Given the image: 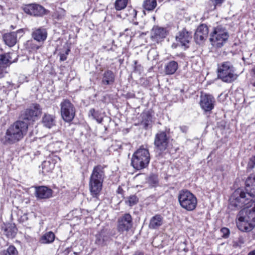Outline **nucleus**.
<instances>
[{
  "label": "nucleus",
  "instance_id": "obj_1",
  "mask_svg": "<svg viewBox=\"0 0 255 255\" xmlns=\"http://www.w3.org/2000/svg\"><path fill=\"white\" fill-rule=\"evenodd\" d=\"M37 118V113H24L21 116V120H17L7 128L4 135L1 138V142L13 144L22 140L27 133L30 122Z\"/></svg>",
  "mask_w": 255,
  "mask_h": 255
},
{
  "label": "nucleus",
  "instance_id": "obj_2",
  "mask_svg": "<svg viewBox=\"0 0 255 255\" xmlns=\"http://www.w3.org/2000/svg\"><path fill=\"white\" fill-rule=\"evenodd\" d=\"M255 197L249 196L247 191L245 193L237 190L230 199V206L237 210L242 208L251 207L255 201L251 198Z\"/></svg>",
  "mask_w": 255,
  "mask_h": 255
},
{
  "label": "nucleus",
  "instance_id": "obj_3",
  "mask_svg": "<svg viewBox=\"0 0 255 255\" xmlns=\"http://www.w3.org/2000/svg\"><path fill=\"white\" fill-rule=\"evenodd\" d=\"M178 201L181 208L187 211H194L197 205L195 195L188 190L183 189L179 192Z\"/></svg>",
  "mask_w": 255,
  "mask_h": 255
},
{
  "label": "nucleus",
  "instance_id": "obj_4",
  "mask_svg": "<svg viewBox=\"0 0 255 255\" xmlns=\"http://www.w3.org/2000/svg\"><path fill=\"white\" fill-rule=\"evenodd\" d=\"M150 157L148 150L140 147L133 154L131 165L136 170L146 168L149 164Z\"/></svg>",
  "mask_w": 255,
  "mask_h": 255
},
{
  "label": "nucleus",
  "instance_id": "obj_5",
  "mask_svg": "<svg viewBox=\"0 0 255 255\" xmlns=\"http://www.w3.org/2000/svg\"><path fill=\"white\" fill-rule=\"evenodd\" d=\"M217 76L223 82L231 83L238 78V75L235 73L234 68L229 62H224L218 67Z\"/></svg>",
  "mask_w": 255,
  "mask_h": 255
},
{
  "label": "nucleus",
  "instance_id": "obj_6",
  "mask_svg": "<svg viewBox=\"0 0 255 255\" xmlns=\"http://www.w3.org/2000/svg\"><path fill=\"white\" fill-rule=\"evenodd\" d=\"M229 37L226 29L221 25L214 27L210 34V41L213 46L217 48L222 47L227 42Z\"/></svg>",
  "mask_w": 255,
  "mask_h": 255
},
{
  "label": "nucleus",
  "instance_id": "obj_7",
  "mask_svg": "<svg viewBox=\"0 0 255 255\" xmlns=\"http://www.w3.org/2000/svg\"><path fill=\"white\" fill-rule=\"evenodd\" d=\"M215 97L209 93L201 92L200 96L199 105L204 112H211L216 106Z\"/></svg>",
  "mask_w": 255,
  "mask_h": 255
},
{
  "label": "nucleus",
  "instance_id": "obj_8",
  "mask_svg": "<svg viewBox=\"0 0 255 255\" xmlns=\"http://www.w3.org/2000/svg\"><path fill=\"white\" fill-rule=\"evenodd\" d=\"M192 32L187 30L186 28H183L179 31L175 36V40L177 44L183 47L184 49H188L192 39Z\"/></svg>",
  "mask_w": 255,
  "mask_h": 255
},
{
  "label": "nucleus",
  "instance_id": "obj_9",
  "mask_svg": "<svg viewBox=\"0 0 255 255\" xmlns=\"http://www.w3.org/2000/svg\"><path fill=\"white\" fill-rule=\"evenodd\" d=\"M238 220H246L255 226V201L251 207L243 208L238 215Z\"/></svg>",
  "mask_w": 255,
  "mask_h": 255
},
{
  "label": "nucleus",
  "instance_id": "obj_10",
  "mask_svg": "<svg viewBox=\"0 0 255 255\" xmlns=\"http://www.w3.org/2000/svg\"><path fill=\"white\" fill-rule=\"evenodd\" d=\"M132 225L131 216L129 213H126L119 218L117 229L120 233L128 232L132 228Z\"/></svg>",
  "mask_w": 255,
  "mask_h": 255
},
{
  "label": "nucleus",
  "instance_id": "obj_11",
  "mask_svg": "<svg viewBox=\"0 0 255 255\" xmlns=\"http://www.w3.org/2000/svg\"><path fill=\"white\" fill-rule=\"evenodd\" d=\"M169 139L164 131H159L156 133L154 143L157 149L160 152L165 151L168 147Z\"/></svg>",
  "mask_w": 255,
  "mask_h": 255
},
{
  "label": "nucleus",
  "instance_id": "obj_12",
  "mask_svg": "<svg viewBox=\"0 0 255 255\" xmlns=\"http://www.w3.org/2000/svg\"><path fill=\"white\" fill-rule=\"evenodd\" d=\"M24 33L23 29L20 28L15 32H6L2 34V39L4 43L9 47L14 46L17 43V35L21 34L22 36Z\"/></svg>",
  "mask_w": 255,
  "mask_h": 255
},
{
  "label": "nucleus",
  "instance_id": "obj_13",
  "mask_svg": "<svg viewBox=\"0 0 255 255\" xmlns=\"http://www.w3.org/2000/svg\"><path fill=\"white\" fill-rule=\"evenodd\" d=\"M209 34V28L204 23L200 24L197 27L194 34V39L196 43H203L207 38Z\"/></svg>",
  "mask_w": 255,
  "mask_h": 255
},
{
  "label": "nucleus",
  "instance_id": "obj_14",
  "mask_svg": "<svg viewBox=\"0 0 255 255\" xmlns=\"http://www.w3.org/2000/svg\"><path fill=\"white\" fill-rule=\"evenodd\" d=\"M24 11L27 14L36 16H42L47 11L44 7L38 4H28L24 7Z\"/></svg>",
  "mask_w": 255,
  "mask_h": 255
},
{
  "label": "nucleus",
  "instance_id": "obj_15",
  "mask_svg": "<svg viewBox=\"0 0 255 255\" xmlns=\"http://www.w3.org/2000/svg\"><path fill=\"white\" fill-rule=\"evenodd\" d=\"M167 34L166 28L154 26L151 30V38L156 42L163 40Z\"/></svg>",
  "mask_w": 255,
  "mask_h": 255
},
{
  "label": "nucleus",
  "instance_id": "obj_16",
  "mask_svg": "<svg viewBox=\"0 0 255 255\" xmlns=\"http://www.w3.org/2000/svg\"><path fill=\"white\" fill-rule=\"evenodd\" d=\"M53 191L50 188L45 186L35 187V195L39 199H46L52 196Z\"/></svg>",
  "mask_w": 255,
  "mask_h": 255
},
{
  "label": "nucleus",
  "instance_id": "obj_17",
  "mask_svg": "<svg viewBox=\"0 0 255 255\" xmlns=\"http://www.w3.org/2000/svg\"><path fill=\"white\" fill-rule=\"evenodd\" d=\"M95 243L100 246L106 245L110 241L111 238L109 232L106 229H102L95 236Z\"/></svg>",
  "mask_w": 255,
  "mask_h": 255
},
{
  "label": "nucleus",
  "instance_id": "obj_18",
  "mask_svg": "<svg viewBox=\"0 0 255 255\" xmlns=\"http://www.w3.org/2000/svg\"><path fill=\"white\" fill-rule=\"evenodd\" d=\"M47 35L46 29L42 26L34 28L31 33L32 38L39 43H43L46 40Z\"/></svg>",
  "mask_w": 255,
  "mask_h": 255
},
{
  "label": "nucleus",
  "instance_id": "obj_19",
  "mask_svg": "<svg viewBox=\"0 0 255 255\" xmlns=\"http://www.w3.org/2000/svg\"><path fill=\"white\" fill-rule=\"evenodd\" d=\"M104 166L101 165L95 166L92 172L90 179L103 183L105 177Z\"/></svg>",
  "mask_w": 255,
  "mask_h": 255
},
{
  "label": "nucleus",
  "instance_id": "obj_20",
  "mask_svg": "<svg viewBox=\"0 0 255 255\" xmlns=\"http://www.w3.org/2000/svg\"><path fill=\"white\" fill-rule=\"evenodd\" d=\"M116 74L112 70L107 69L102 74L101 84L104 86L113 85L115 82Z\"/></svg>",
  "mask_w": 255,
  "mask_h": 255
},
{
  "label": "nucleus",
  "instance_id": "obj_21",
  "mask_svg": "<svg viewBox=\"0 0 255 255\" xmlns=\"http://www.w3.org/2000/svg\"><path fill=\"white\" fill-rule=\"evenodd\" d=\"M103 187V183L93 180H89V189L91 195L97 198L100 195Z\"/></svg>",
  "mask_w": 255,
  "mask_h": 255
},
{
  "label": "nucleus",
  "instance_id": "obj_22",
  "mask_svg": "<svg viewBox=\"0 0 255 255\" xmlns=\"http://www.w3.org/2000/svg\"><path fill=\"white\" fill-rule=\"evenodd\" d=\"M246 191L248 195L255 196V174H251L246 181Z\"/></svg>",
  "mask_w": 255,
  "mask_h": 255
},
{
  "label": "nucleus",
  "instance_id": "obj_23",
  "mask_svg": "<svg viewBox=\"0 0 255 255\" xmlns=\"http://www.w3.org/2000/svg\"><path fill=\"white\" fill-rule=\"evenodd\" d=\"M10 54V52H7L0 54V68H3L4 70L14 62L11 61Z\"/></svg>",
  "mask_w": 255,
  "mask_h": 255
},
{
  "label": "nucleus",
  "instance_id": "obj_24",
  "mask_svg": "<svg viewBox=\"0 0 255 255\" xmlns=\"http://www.w3.org/2000/svg\"><path fill=\"white\" fill-rule=\"evenodd\" d=\"M163 221V217L160 215L157 214L151 218L149 227L150 229H156L162 225Z\"/></svg>",
  "mask_w": 255,
  "mask_h": 255
},
{
  "label": "nucleus",
  "instance_id": "obj_25",
  "mask_svg": "<svg viewBox=\"0 0 255 255\" xmlns=\"http://www.w3.org/2000/svg\"><path fill=\"white\" fill-rule=\"evenodd\" d=\"M178 68V63L174 60L169 61L165 66L164 72L166 75L174 74Z\"/></svg>",
  "mask_w": 255,
  "mask_h": 255
},
{
  "label": "nucleus",
  "instance_id": "obj_26",
  "mask_svg": "<svg viewBox=\"0 0 255 255\" xmlns=\"http://www.w3.org/2000/svg\"><path fill=\"white\" fill-rule=\"evenodd\" d=\"M237 223V227L238 229L243 232H250L254 227L249 222H247L246 220H238Z\"/></svg>",
  "mask_w": 255,
  "mask_h": 255
},
{
  "label": "nucleus",
  "instance_id": "obj_27",
  "mask_svg": "<svg viewBox=\"0 0 255 255\" xmlns=\"http://www.w3.org/2000/svg\"><path fill=\"white\" fill-rule=\"evenodd\" d=\"M55 236L54 234L51 232H48L44 234L40 238L39 242L43 244H48L54 242Z\"/></svg>",
  "mask_w": 255,
  "mask_h": 255
},
{
  "label": "nucleus",
  "instance_id": "obj_28",
  "mask_svg": "<svg viewBox=\"0 0 255 255\" xmlns=\"http://www.w3.org/2000/svg\"><path fill=\"white\" fill-rule=\"evenodd\" d=\"M60 112H73L75 110L74 105L68 99H64L60 103Z\"/></svg>",
  "mask_w": 255,
  "mask_h": 255
},
{
  "label": "nucleus",
  "instance_id": "obj_29",
  "mask_svg": "<svg viewBox=\"0 0 255 255\" xmlns=\"http://www.w3.org/2000/svg\"><path fill=\"white\" fill-rule=\"evenodd\" d=\"M42 122L45 127L50 128L54 125V117L51 115L45 113L42 118Z\"/></svg>",
  "mask_w": 255,
  "mask_h": 255
},
{
  "label": "nucleus",
  "instance_id": "obj_30",
  "mask_svg": "<svg viewBox=\"0 0 255 255\" xmlns=\"http://www.w3.org/2000/svg\"><path fill=\"white\" fill-rule=\"evenodd\" d=\"M156 6V0H144L142 3L143 9L148 11H153Z\"/></svg>",
  "mask_w": 255,
  "mask_h": 255
},
{
  "label": "nucleus",
  "instance_id": "obj_31",
  "mask_svg": "<svg viewBox=\"0 0 255 255\" xmlns=\"http://www.w3.org/2000/svg\"><path fill=\"white\" fill-rule=\"evenodd\" d=\"M42 46L39 45L32 40H29L26 41L25 48L30 52H36Z\"/></svg>",
  "mask_w": 255,
  "mask_h": 255
},
{
  "label": "nucleus",
  "instance_id": "obj_32",
  "mask_svg": "<svg viewBox=\"0 0 255 255\" xmlns=\"http://www.w3.org/2000/svg\"><path fill=\"white\" fill-rule=\"evenodd\" d=\"M146 182L150 187H155L158 184V176L154 174H151L146 178Z\"/></svg>",
  "mask_w": 255,
  "mask_h": 255
},
{
  "label": "nucleus",
  "instance_id": "obj_33",
  "mask_svg": "<svg viewBox=\"0 0 255 255\" xmlns=\"http://www.w3.org/2000/svg\"><path fill=\"white\" fill-rule=\"evenodd\" d=\"M130 0H116L114 2V7L117 11H120L125 9Z\"/></svg>",
  "mask_w": 255,
  "mask_h": 255
},
{
  "label": "nucleus",
  "instance_id": "obj_34",
  "mask_svg": "<svg viewBox=\"0 0 255 255\" xmlns=\"http://www.w3.org/2000/svg\"><path fill=\"white\" fill-rule=\"evenodd\" d=\"M70 52V47L67 44L64 45L59 53L60 61H64L67 59V56Z\"/></svg>",
  "mask_w": 255,
  "mask_h": 255
},
{
  "label": "nucleus",
  "instance_id": "obj_35",
  "mask_svg": "<svg viewBox=\"0 0 255 255\" xmlns=\"http://www.w3.org/2000/svg\"><path fill=\"white\" fill-rule=\"evenodd\" d=\"M42 172L44 174L50 172L54 168V163L50 161H44L42 165Z\"/></svg>",
  "mask_w": 255,
  "mask_h": 255
},
{
  "label": "nucleus",
  "instance_id": "obj_36",
  "mask_svg": "<svg viewBox=\"0 0 255 255\" xmlns=\"http://www.w3.org/2000/svg\"><path fill=\"white\" fill-rule=\"evenodd\" d=\"M245 243V237L240 235L237 240H233L232 246L234 248H241Z\"/></svg>",
  "mask_w": 255,
  "mask_h": 255
},
{
  "label": "nucleus",
  "instance_id": "obj_37",
  "mask_svg": "<svg viewBox=\"0 0 255 255\" xmlns=\"http://www.w3.org/2000/svg\"><path fill=\"white\" fill-rule=\"evenodd\" d=\"M138 202V198L135 195H130L128 197L126 200L125 203L130 207H132L136 204Z\"/></svg>",
  "mask_w": 255,
  "mask_h": 255
},
{
  "label": "nucleus",
  "instance_id": "obj_38",
  "mask_svg": "<svg viewBox=\"0 0 255 255\" xmlns=\"http://www.w3.org/2000/svg\"><path fill=\"white\" fill-rule=\"evenodd\" d=\"M141 116L142 118V122L145 127L150 125L152 122V117L150 113H142Z\"/></svg>",
  "mask_w": 255,
  "mask_h": 255
},
{
  "label": "nucleus",
  "instance_id": "obj_39",
  "mask_svg": "<svg viewBox=\"0 0 255 255\" xmlns=\"http://www.w3.org/2000/svg\"><path fill=\"white\" fill-rule=\"evenodd\" d=\"M66 14V11L62 8H60L58 10L55 11L52 14L53 18L57 20H60L63 18Z\"/></svg>",
  "mask_w": 255,
  "mask_h": 255
},
{
  "label": "nucleus",
  "instance_id": "obj_40",
  "mask_svg": "<svg viewBox=\"0 0 255 255\" xmlns=\"http://www.w3.org/2000/svg\"><path fill=\"white\" fill-rule=\"evenodd\" d=\"M3 255H18V252L14 246L10 245L3 251Z\"/></svg>",
  "mask_w": 255,
  "mask_h": 255
},
{
  "label": "nucleus",
  "instance_id": "obj_41",
  "mask_svg": "<svg viewBox=\"0 0 255 255\" xmlns=\"http://www.w3.org/2000/svg\"><path fill=\"white\" fill-rule=\"evenodd\" d=\"M128 12L126 13V15L129 18L134 20L136 18L137 11L135 9L131 6H129L127 8Z\"/></svg>",
  "mask_w": 255,
  "mask_h": 255
},
{
  "label": "nucleus",
  "instance_id": "obj_42",
  "mask_svg": "<svg viewBox=\"0 0 255 255\" xmlns=\"http://www.w3.org/2000/svg\"><path fill=\"white\" fill-rule=\"evenodd\" d=\"M63 119L67 122H71L74 117L75 113H61Z\"/></svg>",
  "mask_w": 255,
  "mask_h": 255
},
{
  "label": "nucleus",
  "instance_id": "obj_43",
  "mask_svg": "<svg viewBox=\"0 0 255 255\" xmlns=\"http://www.w3.org/2000/svg\"><path fill=\"white\" fill-rule=\"evenodd\" d=\"M104 115V113H91V117L99 123H101L102 122Z\"/></svg>",
  "mask_w": 255,
  "mask_h": 255
},
{
  "label": "nucleus",
  "instance_id": "obj_44",
  "mask_svg": "<svg viewBox=\"0 0 255 255\" xmlns=\"http://www.w3.org/2000/svg\"><path fill=\"white\" fill-rule=\"evenodd\" d=\"M134 65L133 71L140 75L141 74L144 70L143 67L140 64H139L136 60L134 61Z\"/></svg>",
  "mask_w": 255,
  "mask_h": 255
},
{
  "label": "nucleus",
  "instance_id": "obj_45",
  "mask_svg": "<svg viewBox=\"0 0 255 255\" xmlns=\"http://www.w3.org/2000/svg\"><path fill=\"white\" fill-rule=\"evenodd\" d=\"M41 110V108H40V106L39 104L37 103H32L29 106V108L27 109L26 112H40Z\"/></svg>",
  "mask_w": 255,
  "mask_h": 255
},
{
  "label": "nucleus",
  "instance_id": "obj_46",
  "mask_svg": "<svg viewBox=\"0 0 255 255\" xmlns=\"http://www.w3.org/2000/svg\"><path fill=\"white\" fill-rule=\"evenodd\" d=\"M210 3L212 4L213 10L216 9L217 6H220L223 3L225 0H209Z\"/></svg>",
  "mask_w": 255,
  "mask_h": 255
},
{
  "label": "nucleus",
  "instance_id": "obj_47",
  "mask_svg": "<svg viewBox=\"0 0 255 255\" xmlns=\"http://www.w3.org/2000/svg\"><path fill=\"white\" fill-rule=\"evenodd\" d=\"M222 234V237L224 239H227L229 237L230 234V230L227 228H222L220 230Z\"/></svg>",
  "mask_w": 255,
  "mask_h": 255
},
{
  "label": "nucleus",
  "instance_id": "obj_48",
  "mask_svg": "<svg viewBox=\"0 0 255 255\" xmlns=\"http://www.w3.org/2000/svg\"><path fill=\"white\" fill-rule=\"evenodd\" d=\"M255 166V155L252 157H251L249 159V161L248 163V168L252 169Z\"/></svg>",
  "mask_w": 255,
  "mask_h": 255
},
{
  "label": "nucleus",
  "instance_id": "obj_49",
  "mask_svg": "<svg viewBox=\"0 0 255 255\" xmlns=\"http://www.w3.org/2000/svg\"><path fill=\"white\" fill-rule=\"evenodd\" d=\"M27 220H28V217H27V215L26 214H23L18 219V221H19V222L22 223L25 222Z\"/></svg>",
  "mask_w": 255,
  "mask_h": 255
},
{
  "label": "nucleus",
  "instance_id": "obj_50",
  "mask_svg": "<svg viewBox=\"0 0 255 255\" xmlns=\"http://www.w3.org/2000/svg\"><path fill=\"white\" fill-rule=\"evenodd\" d=\"M228 97V95L225 94H223V93H221L220 95H219L218 96V100L220 101H222L223 102L224 99H225L226 98V97Z\"/></svg>",
  "mask_w": 255,
  "mask_h": 255
},
{
  "label": "nucleus",
  "instance_id": "obj_51",
  "mask_svg": "<svg viewBox=\"0 0 255 255\" xmlns=\"http://www.w3.org/2000/svg\"><path fill=\"white\" fill-rule=\"evenodd\" d=\"M125 96L127 99L132 98L135 97V94L134 93L128 92L126 94Z\"/></svg>",
  "mask_w": 255,
  "mask_h": 255
},
{
  "label": "nucleus",
  "instance_id": "obj_52",
  "mask_svg": "<svg viewBox=\"0 0 255 255\" xmlns=\"http://www.w3.org/2000/svg\"><path fill=\"white\" fill-rule=\"evenodd\" d=\"M6 73V72L3 68H0V79L3 78Z\"/></svg>",
  "mask_w": 255,
  "mask_h": 255
},
{
  "label": "nucleus",
  "instance_id": "obj_53",
  "mask_svg": "<svg viewBox=\"0 0 255 255\" xmlns=\"http://www.w3.org/2000/svg\"><path fill=\"white\" fill-rule=\"evenodd\" d=\"M251 74L252 75V76L255 77V65L251 70Z\"/></svg>",
  "mask_w": 255,
  "mask_h": 255
},
{
  "label": "nucleus",
  "instance_id": "obj_54",
  "mask_svg": "<svg viewBox=\"0 0 255 255\" xmlns=\"http://www.w3.org/2000/svg\"><path fill=\"white\" fill-rule=\"evenodd\" d=\"M180 129L183 132H186L187 130V128L186 127H181Z\"/></svg>",
  "mask_w": 255,
  "mask_h": 255
},
{
  "label": "nucleus",
  "instance_id": "obj_55",
  "mask_svg": "<svg viewBox=\"0 0 255 255\" xmlns=\"http://www.w3.org/2000/svg\"><path fill=\"white\" fill-rule=\"evenodd\" d=\"M248 255H255V250L249 252Z\"/></svg>",
  "mask_w": 255,
  "mask_h": 255
},
{
  "label": "nucleus",
  "instance_id": "obj_56",
  "mask_svg": "<svg viewBox=\"0 0 255 255\" xmlns=\"http://www.w3.org/2000/svg\"><path fill=\"white\" fill-rule=\"evenodd\" d=\"M133 255H143V254L140 252H135Z\"/></svg>",
  "mask_w": 255,
  "mask_h": 255
},
{
  "label": "nucleus",
  "instance_id": "obj_57",
  "mask_svg": "<svg viewBox=\"0 0 255 255\" xmlns=\"http://www.w3.org/2000/svg\"><path fill=\"white\" fill-rule=\"evenodd\" d=\"M3 10V7L2 5H0V10L2 11Z\"/></svg>",
  "mask_w": 255,
  "mask_h": 255
},
{
  "label": "nucleus",
  "instance_id": "obj_58",
  "mask_svg": "<svg viewBox=\"0 0 255 255\" xmlns=\"http://www.w3.org/2000/svg\"><path fill=\"white\" fill-rule=\"evenodd\" d=\"M15 28V26H13L12 25H11L10 26V28L12 29H14Z\"/></svg>",
  "mask_w": 255,
  "mask_h": 255
},
{
  "label": "nucleus",
  "instance_id": "obj_59",
  "mask_svg": "<svg viewBox=\"0 0 255 255\" xmlns=\"http://www.w3.org/2000/svg\"><path fill=\"white\" fill-rule=\"evenodd\" d=\"M55 158H56V159H55V160H56L57 159H58L59 160H61L60 158L58 156H56Z\"/></svg>",
  "mask_w": 255,
  "mask_h": 255
},
{
  "label": "nucleus",
  "instance_id": "obj_60",
  "mask_svg": "<svg viewBox=\"0 0 255 255\" xmlns=\"http://www.w3.org/2000/svg\"><path fill=\"white\" fill-rule=\"evenodd\" d=\"M251 84L253 86L255 87V82H252Z\"/></svg>",
  "mask_w": 255,
  "mask_h": 255
},
{
  "label": "nucleus",
  "instance_id": "obj_61",
  "mask_svg": "<svg viewBox=\"0 0 255 255\" xmlns=\"http://www.w3.org/2000/svg\"><path fill=\"white\" fill-rule=\"evenodd\" d=\"M90 112H95V110L94 109H92L90 111Z\"/></svg>",
  "mask_w": 255,
  "mask_h": 255
}]
</instances>
